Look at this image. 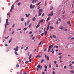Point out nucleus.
I'll list each match as a JSON object with an SVG mask.
<instances>
[{"mask_svg":"<svg viewBox=\"0 0 74 74\" xmlns=\"http://www.w3.org/2000/svg\"><path fill=\"white\" fill-rule=\"evenodd\" d=\"M21 5V3L20 2L19 3H18V4H17V5Z\"/></svg>","mask_w":74,"mask_h":74,"instance_id":"37","label":"nucleus"},{"mask_svg":"<svg viewBox=\"0 0 74 74\" xmlns=\"http://www.w3.org/2000/svg\"><path fill=\"white\" fill-rule=\"evenodd\" d=\"M41 36H44L43 33H42L41 34Z\"/></svg>","mask_w":74,"mask_h":74,"instance_id":"42","label":"nucleus"},{"mask_svg":"<svg viewBox=\"0 0 74 74\" xmlns=\"http://www.w3.org/2000/svg\"><path fill=\"white\" fill-rule=\"evenodd\" d=\"M27 49H28V47H27L26 49H25L24 50L26 51V50H27Z\"/></svg>","mask_w":74,"mask_h":74,"instance_id":"35","label":"nucleus"},{"mask_svg":"<svg viewBox=\"0 0 74 74\" xmlns=\"http://www.w3.org/2000/svg\"><path fill=\"white\" fill-rule=\"evenodd\" d=\"M56 67H58V64H56Z\"/></svg>","mask_w":74,"mask_h":74,"instance_id":"53","label":"nucleus"},{"mask_svg":"<svg viewBox=\"0 0 74 74\" xmlns=\"http://www.w3.org/2000/svg\"><path fill=\"white\" fill-rule=\"evenodd\" d=\"M16 66V67H19V65L18 64H17Z\"/></svg>","mask_w":74,"mask_h":74,"instance_id":"27","label":"nucleus"},{"mask_svg":"<svg viewBox=\"0 0 74 74\" xmlns=\"http://www.w3.org/2000/svg\"><path fill=\"white\" fill-rule=\"evenodd\" d=\"M50 29H53V27L50 26Z\"/></svg>","mask_w":74,"mask_h":74,"instance_id":"23","label":"nucleus"},{"mask_svg":"<svg viewBox=\"0 0 74 74\" xmlns=\"http://www.w3.org/2000/svg\"><path fill=\"white\" fill-rule=\"evenodd\" d=\"M9 37V36H8V37H5V39H7Z\"/></svg>","mask_w":74,"mask_h":74,"instance_id":"43","label":"nucleus"},{"mask_svg":"<svg viewBox=\"0 0 74 74\" xmlns=\"http://www.w3.org/2000/svg\"><path fill=\"white\" fill-rule=\"evenodd\" d=\"M33 34L31 35L30 37H33Z\"/></svg>","mask_w":74,"mask_h":74,"instance_id":"60","label":"nucleus"},{"mask_svg":"<svg viewBox=\"0 0 74 74\" xmlns=\"http://www.w3.org/2000/svg\"><path fill=\"white\" fill-rule=\"evenodd\" d=\"M40 66H41V65L40 64L38 65L37 66V68L38 69H40Z\"/></svg>","mask_w":74,"mask_h":74,"instance_id":"8","label":"nucleus"},{"mask_svg":"<svg viewBox=\"0 0 74 74\" xmlns=\"http://www.w3.org/2000/svg\"><path fill=\"white\" fill-rule=\"evenodd\" d=\"M25 15H26V17H29V15H30V14H25Z\"/></svg>","mask_w":74,"mask_h":74,"instance_id":"6","label":"nucleus"},{"mask_svg":"<svg viewBox=\"0 0 74 74\" xmlns=\"http://www.w3.org/2000/svg\"><path fill=\"white\" fill-rule=\"evenodd\" d=\"M41 43H42V41H40L39 43V45H41Z\"/></svg>","mask_w":74,"mask_h":74,"instance_id":"32","label":"nucleus"},{"mask_svg":"<svg viewBox=\"0 0 74 74\" xmlns=\"http://www.w3.org/2000/svg\"><path fill=\"white\" fill-rule=\"evenodd\" d=\"M8 19H6V23H8Z\"/></svg>","mask_w":74,"mask_h":74,"instance_id":"21","label":"nucleus"},{"mask_svg":"<svg viewBox=\"0 0 74 74\" xmlns=\"http://www.w3.org/2000/svg\"><path fill=\"white\" fill-rule=\"evenodd\" d=\"M41 3V2H40L39 3H38L37 5H36L37 6H38V5H39V4H40V3Z\"/></svg>","mask_w":74,"mask_h":74,"instance_id":"24","label":"nucleus"},{"mask_svg":"<svg viewBox=\"0 0 74 74\" xmlns=\"http://www.w3.org/2000/svg\"><path fill=\"white\" fill-rule=\"evenodd\" d=\"M72 66V64H70L69 65V67H71V66Z\"/></svg>","mask_w":74,"mask_h":74,"instance_id":"51","label":"nucleus"},{"mask_svg":"<svg viewBox=\"0 0 74 74\" xmlns=\"http://www.w3.org/2000/svg\"><path fill=\"white\" fill-rule=\"evenodd\" d=\"M67 23L68 24V25H70V22L68 21Z\"/></svg>","mask_w":74,"mask_h":74,"instance_id":"31","label":"nucleus"},{"mask_svg":"<svg viewBox=\"0 0 74 74\" xmlns=\"http://www.w3.org/2000/svg\"><path fill=\"white\" fill-rule=\"evenodd\" d=\"M29 63V61H26L25 62V64H27V63Z\"/></svg>","mask_w":74,"mask_h":74,"instance_id":"29","label":"nucleus"},{"mask_svg":"<svg viewBox=\"0 0 74 74\" xmlns=\"http://www.w3.org/2000/svg\"><path fill=\"white\" fill-rule=\"evenodd\" d=\"M47 49V47H45V49L44 50V51H46Z\"/></svg>","mask_w":74,"mask_h":74,"instance_id":"45","label":"nucleus"},{"mask_svg":"<svg viewBox=\"0 0 74 74\" xmlns=\"http://www.w3.org/2000/svg\"><path fill=\"white\" fill-rule=\"evenodd\" d=\"M62 56H61L59 57V59H62Z\"/></svg>","mask_w":74,"mask_h":74,"instance_id":"55","label":"nucleus"},{"mask_svg":"<svg viewBox=\"0 0 74 74\" xmlns=\"http://www.w3.org/2000/svg\"><path fill=\"white\" fill-rule=\"evenodd\" d=\"M14 51H18V49H17L16 48H14Z\"/></svg>","mask_w":74,"mask_h":74,"instance_id":"10","label":"nucleus"},{"mask_svg":"<svg viewBox=\"0 0 74 74\" xmlns=\"http://www.w3.org/2000/svg\"><path fill=\"white\" fill-rule=\"evenodd\" d=\"M43 21H44V19H43L42 20H41V22H43Z\"/></svg>","mask_w":74,"mask_h":74,"instance_id":"38","label":"nucleus"},{"mask_svg":"<svg viewBox=\"0 0 74 74\" xmlns=\"http://www.w3.org/2000/svg\"><path fill=\"white\" fill-rule=\"evenodd\" d=\"M49 68H51V63H50L49 64Z\"/></svg>","mask_w":74,"mask_h":74,"instance_id":"34","label":"nucleus"},{"mask_svg":"<svg viewBox=\"0 0 74 74\" xmlns=\"http://www.w3.org/2000/svg\"><path fill=\"white\" fill-rule=\"evenodd\" d=\"M21 30V29H17V31H18V30Z\"/></svg>","mask_w":74,"mask_h":74,"instance_id":"59","label":"nucleus"},{"mask_svg":"<svg viewBox=\"0 0 74 74\" xmlns=\"http://www.w3.org/2000/svg\"><path fill=\"white\" fill-rule=\"evenodd\" d=\"M53 47V45H51L49 47V49L48 50V52H49V51H50V50L51 49V48Z\"/></svg>","mask_w":74,"mask_h":74,"instance_id":"1","label":"nucleus"},{"mask_svg":"<svg viewBox=\"0 0 74 74\" xmlns=\"http://www.w3.org/2000/svg\"><path fill=\"white\" fill-rule=\"evenodd\" d=\"M71 63H72V64H74V61H73V62H72Z\"/></svg>","mask_w":74,"mask_h":74,"instance_id":"61","label":"nucleus"},{"mask_svg":"<svg viewBox=\"0 0 74 74\" xmlns=\"http://www.w3.org/2000/svg\"><path fill=\"white\" fill-rule=\"evenodd\" d=\"M60 60V63H62V62H62V61H61V59Z\"/></svg>","mask_w":74,"mask_h":74,"instance_id":"57","label":"nucleus"},{"mask_svg":"<svg viewBox=\"0 0 74 74\" xmlns=\"http://www.w3.org/2000/svg\"><path fill=\"white\" fill-rule=\"evenodd\" d=\"M70 72L71 73H73V74H74V71H73V70L71 71Z\"/></svg>","mask_w":74,"mask_h":74,"instance_id":"20","label":"nucleus"},{"mask_svg":"<svg viewBox=\"0 0 74 74\" xmlns=\"http://www.w3.org/2000/svg\"><path fill=\"white\" fill-rule=\"evenodd\" d=\"M52 9H53V7L52 6L51 7L50 10H52Z\"/></svg>","mask_w":74,"mask_h":74,"instance_id":"39","label":"nucleus"},{"mask_svg":"<svg viewBox=\"0 0 74 74\" xmlns=\"http://www.w3.org/2000/svg\"><path fill=\"white\" fill-rule=\"evenodd\" d=\"M43 11V10L42 9H40L39 10V12H42Z\"/></svg>","mask_w":74,"mask_h":74,"instance_id":"5","label":"nucleus"},{"mask_svg":"<svg viewBox=\"0 0 74 74\" xmlns=\"http://www.w3.org/2000/svg\"><path fill=\"white\" fill-rule=\"evenodd\" d=\"M12 38H11V39L9 41V43H10L11 41L12 40Z\"/></svg>","mask_w":74,"mask_h":74,"instance_id":"18","label":"nucleus"},{"mask_svg":"<svg viewBox=\"0 0 74 74\" xmlns=\"http://www.w3.org/2000/svg\"><path fill=\"white\" fill-rule=\"evenodd\" d=\"M14 4L12 5L11 6V9L10 10V12H11L12 10L14 9Z\"/></svg>","mask_w":74,"mask_h":74,"instance_id":"2","label":"nucleus"},{"mask_svg":"<svg viewBox=\"0 0 74 74\" xmlns=\"http://www.w3.org/2000/svg\"><path fill=\"white\" fill-rule=\"evenodd\" d=\"M32 25V23H31L29 25V27H31V25Z\"/></svg>","mask_w":74,"mask_h":74,"instance_id":"28","label":"nucleus"},{"mask_svg":"<svg viewBox=\"0 0 74 74\" xmlns=\"http://www.w3.org/2000/svg\"><path fill=\"white\" fill-rule=\"evenodd\" d=\"M35 38V37H33L32 38V40H34Z\"/></svg>","mask_w":74,"mask_h":74,"instance_id":"40","label":"nucleus"},{"mask_svg":"<svg viewBox=\"0 0 74 74\" xmlns=\"http://www.w3.org/2000/svg\"><path fill=\"white\" fill-rule=\"evenodd\" d=\"M32 54H30L29 57V59H30L31 58H32Z\"/></svg>","mask_w":74,"mask_h":74,"instance_id":"19","label":"nucleus"},{"mask_svg":"<svg viewBox=\"0 0 74 74\" xmlns=\"http://www.w3.org/2000/svg\"><path fill=\"white\" fill-rule=\"evenodd\" d=\"M64 68L65 69H66L67 68V67H66V66H64Z\"/></svg>","mask_w":74,"mask_h":74,"instance_id":"41","label":"nucleus"},{"mask_svg":"<svg viewBox=\"0 0 74 74\" xmlns=\"http://www.w3.org/2000/svg\"><path fill=\"white\" fill-rule=\"evenodd\" d=\"M53 15V11H52L51 12V14H48V16H52Z\"/></svg>","mask_w":74,"mask_h":74,"instance_id":"3","label":"nucleus"},{"mask_svg":"<svg viewBox=\"0 0 74 74\" xmlns=\"http://www.w3.org/2000/svg\"><path fill=\"white\" fill-rule=\"evenodd\" d=\"M29 20H28L27 21V25H28V24H29Z\"/></svg>","mask_w":74,"mask_h":74,"instance_id":"56","label":"nucleus"},{"mask_svg":"<svg viewBox=\"0 0 74 74\" xmlns=\"http://www.w3.org/2000/svg\"><path fill=\"white\" fill-rule=\"evenodd\" d=\"M53 74H55V72L54 71L53 72Z\"/></svg>","mask_w":74,"mask_h":74,"instance_id":"62","label":"nucleus"},{"mask_svg":"<svg viewBox=\"0 0 74 74\" xmlns=\"http://www.w3.org/2000/svg\"><path fill=\"white\" fill-rule=\"evenodd\" d=\"M24 74H27V73H26V71H25L24 73Z\"/></svg>","mask_w":74,"mask_h":74,"instance_id":"64","label":"nucleus"},{"mask_svg":"<svg viewBox=\"0 0 74 74\" xmlns=\"http://www.w3.org/2000/svg\"><path fill=\"white\" fill-rule=\"evenodd\" d=\"M45 56L46 59H47L48 61H49V57L48 56H47V55H45Z\"/></svg>","mask_w":74,"mask_h":74,"instance_id":"4","label":"nucleus"},{"mask_svg":"<svg viewBox=\"0 0 74 74\" xmlns=\"http://www.w3.org/2000/svg\"><path fill=\"white\" fill-rule=\"evenodd\" d=\"M24 21V19L23 18H22L21 19V21Z\"/></svg>","mask_w":74,"mask_h":74,"instance_id":"26","label":"nucleus"},{"mask_svg":"<svg viewBox=\"0 0 74 74\" xmlns=\"http://www.w3.org/2000/svg\"><path fill=\"white\" fill-rule=\"evenodd\" d=\"M62 53H59L58 54V55H62Z\"/></svg>","mask_w":74,"mask_h":74,"instance_id":"47","label":"nucleus"},{"mask_svg":"<svg viewBox=\"0 0 74 74\" xmlns=\"http://www.w3.org/2000/svg\"><path fill=\"white\" fill-rule=\"evenodd\" d=\"M19 1V0H17V1H16L15 2V3H17V2H18Z\"/></svg>","mask_w":74,"mask_h":74,"instance_id":"36","label":"nucleus"},{"mask_svg":"<svg viewBox=\"0 0 74 74\" xmlns=\"http://www.w3.org/2000/svg\"><path fill=\"white\" fill-rule=\"evenodd\" d=\"M34 1H34V0H33L32 1V3H34Z\"/></svg>","mask_w":74,"mask_h":74,"instance_id":"52","label":"nucleus"},{"mask_svg":"<svg viewBox=\"0 0 74 74\" xmlns=\"http://www.w3.org/2000/svg\"><path fill=\"white\" fill-rule=\"evenodd\" d=\"M51 52H52V53H54V51L53 49H52V51H51Z\"/></svg>","mask_w":74,"mask_h":74,"instance_id":"9","label":"nucleus"},{"mask_svg":"<svg viewBox=\"0 0 74 74\" xmlns=\"http://www.w3.org/2000/svg\"><path fill=\"white\" fill-rule=\"evenodd\" d=\"M73 39H74V37L71 38V40H73Z\"/></svg>","mask_w":74,"mask_h":74,"instance_id":"63","label":"nucleus"},{"mask_svg":"<svg viewBox=\"0 0 74 74\" xmlns=\"http://www.w3.org/2000/svg\"><path fill=\"white\" fill-rule=\"evenodd\" d=\"M47 30H49V27H47Z\"/></svg>","mask_w":74,"mask_h":74,"instance_id":"49","label":"nucleus"},{"mask_svg":"<svg viewBox=\"0 0 74 74\" xmlns=\"http://www.w3.org/2000/svg\"><path fill=\"white\" fill-rule=\"evenodd\" d=\"M38 27H40V25L39 24L38 25H37L36 26V28L37 29L38 28Z\"/></svg>","mask_w":74,"mask_h":74,"instance_id":"22","label":"nucleus"},{"mask_svg":"<svg viewBox=\"0 0 74 74\" xmlns=\"http://www.w3.org/2000/svg\"><path fill=\"white\" fill-rule=\"evenodd\" d=\"M35 7V5H33V6H32V8L33 9Z\"/></svg>","mask_w":74,"mask_h":74,"instance_id":"48","label":"nucleus"},{"mask_svg":"<svg viewBox=\"0 0 74 74\" xmlns=\"http://www.w3.org/2000/svg\"><path fill=\"white\" fill-rule=\"evenodd\" d=\"M45 69H47V66L46 65L45 66Z\"/></svg>","mask_w":74,"mask_h":74,"instance_id":"33","label":"nucleus"},{"mask_svg":"<svg viewBox=\"0 0 74 74\" xmlns=\"http://www.w3.org/2000/svg\"><path fill=\"white\" fill-rule=\"evenodd\" d=\"M27 28H24L23 29V30L24 31H25V30H27Z\"/></svg>","mask_w":74,"mask_h":74,"instance_id":"25","label":"nucleus"},{"mask_svg":"<svg viewBox=\"0 0 74 74\" xmlns=\"http://www.w3.org/2000/svg\"><path fill=\"white\" fill-rule=\"evenodd\" d=\"M14 53L15 54H16V55H18V53H17V52H16V51H15Z\"/></svg>","mask_w":74,"mask_h":74,"instance_id":"11","label":"nucleus"},{"mask_svg":"<svg viewBox=\"0 0 74 74\" xmlns=\"http://www.w3.org/2000/svg\"><path fill=\"white\" fill-rule=\"evenodd\" d=\"M44 16V13H43L42 15V16Z\"/></svg>","mask_w":74,"mask_h":74,"instance_id":"50","label":"nucleus"},{"mask_svg":"<svg viewBox=\"0 0 74 74\" xmlns=\"http://www.w3.org/2000/svg\"><path fill=\"white\" fill-rule=\"evenodd\" d=\"M45 35H47V31H46L45 32Z\"/></svg>","mask_w":74,"mask_h":74,"instance_id":"16","label":"nucleus"},{"mask_svg":"<svg viewBox=\"0 0 74 74\" xmlns=\"http://www.w3.org/2000/svg\"><path fill=\"white\" fill-rule=\"evenodd\" d=\"M60 29H61V30H62V29H63V27H62V26H60Z\"/></svg>","mask_w":74,"mask_h":74,"instance_id":"14","label":"nucleus"},{"mask_svg":"<svg viewBox=\"0 0 74 74\" xmlns=\"http://www.w3.org/2000/svg\"><path fill=\"white\" fill-rule=\"evenodd\" d=\"M55 47H56L57 49L58 48V46H55Z\"/></svg>","mask_w":74,"mask_h":74,"instance_id":"44","label":"nucleus"},{"mask_svg":"<svg viewBox=\"0 0 74 74\" xmlns=\"http://www.w3.org/2000/svg\"><path fill=\"white\" fill-rule=\"evenodd\" d=\"M44 62V59H42L41 61V62L42 63V62Z\"/></svg>","mask_w":74,"mask_h":74,"instance_id":"30","label":"nucleus"},{"mask_svg":"<svg viewBox=\"0 0 74 74\" xmlns=\"http://www.w3.org/2000/svg\"><path fill=\"white\" fill-rule=\"evenodd\" d=\"M47 69H44V71H47Z\"/></svg>","mask_w":74,"mask_h":74,"instance_id":"58","label":"nucleus"},{"mask_svg":"<svg viewBox=\"0 0 74 74\" xmlns=\"http://www.w3.org/2000/svg\"><path fill=\"white\" fill-rule=\"evenodd\" d=\"M15 25V24H14L12 26V27H14V26Z\"/></svg>","mask_w":74,"mask_h":74,"instance_id":"54","label":"nucleus"},{"mask_svg":"<svg viewBox=\"0 0 74 74\" xmlns=\"http://www.w3.org/2000/svg\"><path fill=\"white\" fill-rule=\"evenodd\" d=\"M32 33V31H30L29 34H31Z\"/></svg>","mask_w":74,"mask_h":74,"instance_id":"46","label":"nucleus"},{"mask_svg":"<svg viewBox=\"0 0 74 74\" xmlns=\"http://www.w3.org/2000/svg\"><path fill=\"white\" fill-rule=\"evenodd\" d=\"M49 18H50V16L48 17V18L46 20L47 22H48V21L49 20Z\"/></svg>","mask_w":74,"mask_h":74,"instance_id":"7","label":"nucleus"},{"mask_svg":"<svg viewBox=\"0 0 74 74\" xmlns=\"http://www.w3.org/2000/svg\"><path fill=\"white\" fill-rule=\"evenodd\" d=\"M53 38H56V37L55 35H53Z\"/></svg>","mask_w":74,"mask_h":74,"instance_id":"15","label":"nucleus"},{"mask_svg":"<svg viewBox=\"0 0 74 74\" xmlns=\"http://www.w3.org/2000/svg\"><path fill=\"white\" fill-rule=\"evenodd\" d=\"M30 9H32V4H31L30 5Z\"/></svg>","mask_w":74,"mask_h":74,"instance_id":"17","label":"nucleus"},{"mask_svg":"<svg viewBox=\"0 0 74 74\" xmlns=\"http://www.w3.org/2000/svg\"><path fill=\"white\" fill-rule=\"evenodd\" d=\"M41 14H42V13L39 12V15H38L39 16H41Z\"/></svg>","mask_w":74,"mask_h":74,"instance_id":"12","label":"nucleus"},{"mask_svg":"<svg viewBox=\"0 0 74 74\" xmlns=\"http://www.w3.org/2000/svg\"><path fill=\"white\" fill-rule=\"evenodd\" d=\"M36 20V18L35 17H34L32 19L33 21H34Z\"/></svg>","mask_w":74,"mask_h":74,"instance_id":"13","label":"nucleus"}]
</instances>
